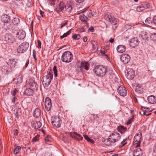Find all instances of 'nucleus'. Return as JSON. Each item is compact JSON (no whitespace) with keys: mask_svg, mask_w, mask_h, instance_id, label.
<instances>
[{"mask_svg":"<svg viewBox=\"0 0 156 156\" xmlns=\"http://www.w3.org/2000/svg\"><path fill=\"white\" fill-rule=\"evenodd\" d=\"M64 9L69 13H71L73 9L72 2L71 1L67 2L65 4L63 2H60L58 5L56 6L55 9L56 11L58 13Z\"/></svg>","mask_w":156,"mask_h":156,"instance_id":"1","label":"nucleus"},{"mask_svg":"<svg viewBox=\"0 0 156 156\" xmlns=\"http://www.w3.org/2000/svg\"><path fill=\"white\" fill-rule=\"evenodd\" d=\"M47 75L44 76L42 79L41 81L43 85L45 87H48L50 84L51 80L53 78L52 70L47 71Z\"/></svg>","mask_w":156,"mask_h":156,"instance_id":"2","label":"nucleus"},{"mask_svg":"<svg viewBox=\"0 0 156 156\" xmlns=\"http://www.w3.org/2000/svg\"><path fill=\"white\" fill-rule=\"evenodd\" d=\"M94 71L97 76L100 77L103 76L107 72L106 68L102 65L96 66L94 69Z\"/></svg>","mask_w":156,"mask_h":156,"instance_id":"3","label":"nucleus"},{"mask_svg":"<svg viewBox=\"0 0 156 156\" xmlns=\"http://www.w3.org/2000/svg\"><path fill=\"white\" fill-rule=\"evenodd\" d=\"M73 55L69 51L65 52L62 56L61 59L62 62L66 63L71 62L73 60Z\"/></svg>","mask_w":156,"mask_h":156,"instance_id":"4","label":"nucleus"},{"mask_svg":"<svg viewBox=\"0 0 156 156\" xmlns=\"http://www.w3.org/2000/svg\"><path fill=\"white\" fill-rule=\"evenodd\" d=\"M105 19L112 24L113 25L112 28L114 30L116 29L117 27L116 23L118 20L117 19L112 17L111 15L110 14H107L105 16Z\"/></svg>","mask_w":156,"mask_h":156,"instance_id":"5","label":"nucleus"},{"mask_svg":"<svg viewBox=\"0 0 156 156\" xmlns=\"http://www.w3.org/2000/svg\"><path fill=\"white\" fill-rule=\"evenodd\" d=\"M29 47V43L24 42L21 44L17 48V51L18 53H23L25 52Z\"/></svg>","mask_w":156,"mask_h":156,"instance_id":"6","label":"nucleus"},{"mask_svg":"<svg viewBox=\"0 0 156 156\" xmlns=\"http://www.w3.org/2000/svg\"><path fill=\"white\" fill-rule=\"evenodd\" d=\"M51 119L52 121V123L53 125L56 127L59 128L61 126V120L60 118L58 116L52 117Z\"/></svg>","mask_w":156,"mask_h":156,"instance_id":"7","label":"nucleus"},{"mask_svg":"<svg viewBox=\"0 0 156 156\" xmlns=\"http://www.w3.org/2000/svg\"><path fill=\"white\" fill-rule=\"evenodd\" d=\"M121 136L119 134L117 133H114L110 134L109 136V139L112 141V142L118 141L120 138Z\"/></svg>","mask_w":156,"mask_h":156,"instance_id":"8","label":"nucleus"},{"mask_svg":"<svg viewBox=\"0 0 156 156\" xmlns=\"http://www.w3.org/2000/svg\"><path fill=\"white\" fill-rule=\"evenodd\" d=\"M126 72V75L129 79L132 80L135 76V71L132 69H127Z\"/></svg>","mask_w":156,"mask_h":156,"instance_id":"9","label":"nucleus"},{"mask_svg":"<svg viewBox=\"0 0 156 156\" xmlns=\"http://www.w3.org/2000/svg\"><path fill=\"white\" fill-rule=\"evenodd\" d=\"M29 81V85L30 89L33 90H37L39 86L35 80L33 79L30 78Z\"/></svg>","mask_w":156,"mask_h":156,"instance_id":"10","label":"nucleus"},{"mask_svg":"<svg viewBox=\"0 0 156 156\" xmlns=\"http://www.w3.org/2000/svg\"><path fill=\"white\" fill-rule=\"evenodd\" d=\"M117 90L119 94L122 96H126L127 94L126 90L123 86H119Z\"/></svg>","mask_w":156,"mask_h":156,"instance_id":"11","label":"nucleus"},{"mask_svg":"<svg viewBox=\"0 0 156 156\" xmlns=\"http://www.w3.org/2000/svg\"><path fill=\"white\" fill-rule=\"evenodd\" d=\"M121 61L124 64L128 63L130 61V57L129 55L126 54H122L120 56Z\"/></svg>","mask_w":156,"mask_h":156,"instance_id":"12","label":"nucleus"},{"mask_svg":"<svg viewBox=\"0 0 156 156\" xmlns=\"http://www.w3.org/2000/svg\"><path fill=\"white\" fill-rule=\"evenodd\" d=\"M44 105L45 110L49 111L51 108L52 104L51 99L48 97H47L45 100Z\"/></svg>","mask_w":156,"mask_h":156,"instance_id":"13","label":"nucleus"},{"mask_svg":"<svg viewBox=\"0 0 156 156\" xmlns=\"http://www.w3.org/2000/svg\"><path fill=\"white\" fill-rule=\"evenodd\" d=\"M141 136L142 134L140 132L138 133L134 136L133 142L136 143V146H140Z\"/></svg>","mask_w":156,"mask_h":156,"instance_id":"14","label":"nucleus"},{"mask_svg":"<svg viewBox=\"0 0 156 156\" xmlns=\"http://www.w3.org/2000/svg\"><path fill=\"white\" fill-rule=\"evenodd\" d=\"M5 38V41L9 43H12L15 40L14 37L11 34H6Z\"/></svg>","mask_w":156,"mask_h":156,"instance_id":"15","label":"nucleus"},{"mask_svg":"<svg viewBox=\"0 0 156 156\" xmlns=\"http://www.w3.org/2000/svg\"><path fill=\"white\" fill-rule=\"evenodd\" d=\"M129 45L130 47L135 48L139 44V41L137 38L134 37L131 39L130 41Z\"/></svg>","mask_w":156,"mask_h":156,"instance_id":"16","label":"nucleus"},{"mask_svg":"<svg viewBox=\"0 0 156 156\" xmlns=\"http://www.w3.org/2000/svg\"><path fill=\"white\" fill-rule=\"evenodd\" d=\"M70 135L71 137L74 138L77 141L82 140L83 139V137L80 134L76 132H71L70 133Z\"/></svg>","mask_w":156,"mask_h":156,"instance_id":"17","label":"nucleus"},{"mask_svg":"<svg viewBox=\"0 0 156 156\" xmlns=\"http://www.w3.org/2000/svg\"><path fill=\"white\" fill-rule=\"evenodd\" d=\"M138 146H136L134 149L133 154L134 156H142L143 154V151L140 148L138 147Z\"/></svg>","mask_w":156,"mask_h":156,"instance_id":"18","label":"nucleus"},{"mask_svg":"<svg viewBox=\"0 0 156 156\" xmlns=\"http://www.w3.org/2000/svg\"><path fill=\"white\" fill-rule=\"evenodd\" d=\"M1 20L4 23H8L10 20V17L8 15L5 14L2 15L1 17Z\"/></svg>","mask_w":156,"mask_h":156,"instance_id":"19","label":"nucleus"},{"mask_svg":"<svg viewBox=\"0 0 156 156\" xmlns=\"http://www.w3.org/2000/svg\"><path fill=\"white\" fill-rule=\"evenodd\" d=\"M26 34L23 30H19L17 35V37L19 39H23L25 37Z\"/></svg>","mask_w":156,"mask_h":156,"instance_id":"20","label":"nucleus"},{"mask_svg":"<svg viewBox=\"0 0 156 156\" xmlns=\"http://www.w3.org/2000/svg\"><path fill=\"white\" fill-rule=\"evenodd\" d=\"M18 92L17 89L16 88H15L14 90L11 91V93L12 95V98L11 102L12 103H15L16 101L17 100V99L15 96V95Z\"/></svg>","mask_w":156,"mask_h":156,"instance_id":"21","label":"nucleus"},{"mask_svg":"<svg viewBox=\"0 0 156 156\" xmlns=\"http://www.w3.org/2000/svg\"><path fill=\"white\" fill-rule=\"evenodd\" d=\"M17 62L16 59L12 58L9 59L7 63L9 66L12 68L15 67Z\"/></svg>","mask_w":156,"mask_h":156,"instance_id":"22","label":"nucleus"},{"mask_svg":"<svg viewBox=\"0 0 156 156\" xmlns=\"http://www.w3.org/2000/svg\"><path fill=\"white\" fill-rule=\"evenodd\" d=\"M34 90L30 89V88H27L25 90L23 94L27 96L33 95L34 94Z\"/></svg>","mask_w":156,"mask_h":156,"instance_id":"23","label":"nucleus"},{"mask_svg":"<svg viewBox=\"0 0 156 156\" xmlns=\"http://www.w3.org/2000/svg\"><path fill=\"white\" fill-rule=\"evenodd\" d=\"M22 77L21 75H19L16 78L13 79L14 83L17 85H19L22 82Z\"/></svg>","mask_w":156,"mask_h":156,"instance_id":"24","label":"nucleus"},{"mask_svg":"<svg viewBox=\"0 0 156 156\" xmlns=\"http://www.w3.org/2000/svg\"><path fill=\"white\" fill-rule=\"evenodd\" d=\"M148 102L151 104H154L156 103V97L153 95H151L148 97Z\"/></svg>","mask_w":156,"mask_h":156,"instance_id":"25","label":"nucleus"},{"mask_svg":"<svg viewBox=\"0 0 156 156\" xmlns=\"http://www.w3.org/2000/svg\"><path fill=\"white\" fill-rule=\"evenodd\" d=\"M149 5L150 4L148 3L147 4V6H144L143 5L138 6L136 9V10L139 12L142 11L145 9L148 8Z\"/></svg>","mask_w":156,"mask_h":156,"instance_id":"26","label":"nucleus"},{"mask_svg":"<svg viewBox=\"0 0 156 156\" xmlns=\"http://www.w3.org/2000/svg\"><path fill=\"white\" fill-rule=\"evenodd\" d=\"M126 48V47L125 46L119 45L117 46L116 49L118 52L122 53L125 51Z\"/></svg>","mask_w":156,"mask_h":156,"instance_id":"27","label":"nucleus"},{"mask_svg":"<svg viewBox=\"0 0 156 156\" xmlns=\"http://www.w3.org/2000/svg\"><path fill=\"white\" fill-rule=\"evenodd\" d=\"M84 63L83 62H79L75 67L76 70L78 72H80L83 70Z\"/></svg>","mask_w":156,"mask_h":156,"instance_id":"28","label":"nucleus"},{"mask_svg":"<svg viewBox=\"0 0 156 156\" xmlns=\"http://www.w3.org/2000/svg\"><path fill=\"white\" fill-rule=\"evenodd\" d=\"M117 129L118 132L122 134L127 130V128L123 126H120L118 127Z\"/></svg>","mask_w":156,"mask_h":156,"instance_id":"29","label":"nucleus"},{"mask_svg":"<svg viewBox=\"0 0 156 156\" xmlns=\"http://www.w3.org/2000/svg\"><path fill=\"white\" fill-rule=\"evenodd\" d=\"M135 90L137 93L142 94L143 92V88L141 85L138 84L136 87Z\"/></svg>","mask_w":156,"mask_h":156,"instance_id":"30","label":"nucleus"},{"mask_svg":"<svg viewBox=\"0 0 156 156\" xmlns=\"http://www.w3.org/2000/svg\"><path fill=\"white\" fill-rule=\"evenodd\" d=\"M146 25L149 27H151L154 24L153 20L151 19V17H148L145 20Z\"/></svg>","mask_w":156,"mask_h":156,"instance_id":"31","label":"nucleus"},{"mask_svg":"<svg viewBox=\"0 0 156 156\" xmlns=\"http://www.w3.org/2000/svg\"><path fill=\"white\" fill-rule=\"evenodd\" d=\"M41 115V110L38 108H36L34 111L33 116L36 118L39 117Z\"/></svg>","mask_w":156,"mask_h":156,"instance_id":"32","label":"nucleus"},{"mask_svg":"<svg viewBox=\"0 0 156 156\" xmlns=\"http://www.w3.org/2000/svg\"><path fill=\"white\" fill-rule=\"evenodd\" d=\"M41 126V123L40 121H36L33 123V127L35 129H37L40 128Z\"/></svg>","mask_w":156,"mask_h":156,"instance_id":"33","label":"nucleus"},{"mask_svg":"<svg viewBox=\"0 0 156 156\" xmlns=\"http://www.w3.org/2000/svg\"><path fill=\"white\" fill-rule=\"evenodd\" d=\"M150 36V35L147 33H144L141 35L142 38L144 40H148Z\"/></svg>","mask_w":156,"mask_h":156,"instance_id":"34","label":"nucleus"},{"mask_svg":"<svg viewBox=\"0 0 156 156\" xmlns=\"http://www.w3.org/2000/svg\"><path fill=\"white\" fill-rule=\"evenodd\" d=\"M87 14L88 17H91L96 15V12L94 11H92L91 10H90L87 12Z\"/></svg>","mask_w":156,"mask_h":156,"instance_id":"35","label":"nucleus"},{"mask_svg":"<svg viewBox=\"0 0 156 156\" xmlns=\"http://www.w3.org/2000/svg\"><path fill=\"white\" fill-rule=\"evenodd\" d=\"M105 144L107 146H109L111 144L112 141L111 139H109V138L108 139H105L104 141Z\"/></svg>","mask_w":156,"mask_h":156,"instance_id":"36","label":"nucleus"},{"mask_svg":"<svg viewBox=\"0 0 156 156\" xmlns=\"http://www.w3.org/2000/svg\"><path fill=\"white\" fill-rule=\"evenodd\" d=\"M80 19L82 21L85 22L87 21V18L85 15L83 14L80 16Z\"/></svg>","mask_w":156,"mask_h":156,"instance_id":"37","label":"nucleus"},{"mask_svg":"<svg viewBox=\"0 0 156 156\" xmlns=\"http://www.w3.org/2000/svg\"><path fill=\"white\" fill-rule=\"evenodd\" d=\"M80 36L79 34H75L73 35L72 37L73 40H77L80 38Z\"/></svg>","mask_w":156,"mask_h":156,"instance_id":"38","label":"nucleus"},{"mask_svg":"<svg viewBox=\"0 0 156 156\" xmlns=\"http://www.w3.org/2000/svg\"><path fill=\"white\" fill-rule=\"evenodd\" d=\"M20 22V20L18 17L15 18L13 20L12 23L14 25L18 24Z\"/></svg>","mask_w":156,"mask_h":156,"instance_id":"39","label":"nucleus"},{"mask_svg":"<svg viewBox=\"0 0 156 156\" xmlns=\"http://www.w3.org/2000/svg\"><path fill=\"white\" fill-rule=\"evenodd\" d=\"M71 33V30H70L68 31L67 32L64 33L62 36L60 37L61 39L67 37L68 35H69Z\"/></svg>","mask_w":156,"mask_h":156,"instance_id":"40","label":"nucleus"},{"mask_svg":"<svg viewBox=\"0 0 156 156\" xmlns=\"http://www.w3.org/2000/svg\"><path fill=\"white\" fill-rule=\"evenodd\" d=\"M150 38L153 41H156V33H154L150 35Z\"/></svg>","mask_w":156,"mask_h":156,"instance_id":"41","label":"nucleus"},{"mask_svg":"<svg viewBox=\"0 0 156 156\" xmlns=\"http://www.w3.org/2000/svg\"><path fill=\"white\" fill-rule=\"evenodd\" d=\"M21 149L20 146H17L14 150V153L15 154H17Z\"/></svg>","mask_w":156,"mask_h":156,"instance_id":"42","label":"nucleus"},{"mask_svg":"<svg viewBox=\"0 0 156 156\" xmlns=\"http://www.w3.org/2000/svg\"><path fill=\"white\" fill-rule=\"evenodd\" d=\"M144 109H143V108H142V109L143 112V115H145L146 116H148L149 115H150L151 114V113L147 114V110H145L144 109H147L148 110H149L148 109V108H144Z\"/></svg>","mask_w":156,"mask_h":156,"instance_id":"43","label":"nucleus"},{"mask_svg":"<svg viewBox=\"0 0 156 156\" xmlns=\"http://www.w3.org/2000/svg\"><path fill=\"white\" fill-rule=\"evenodd\" d=\"M109 77L111 79H112L114 77H115V75L112 70H110L109 72Z\"/></svg>","mask_w":156,"mask_h":156,"instance_id":"44","label":"nucleus"},{"mask_svg":"<svg viewBox=\"0 0 156 156\" xmlns=\"http://www.w3.org/2000/svg\"><path fill=\"white\" fill-rule=\"evenodd\" d=\"M40 135H37L34 137L32 139V141L34 143L35 142L39 140V137Z\"/></svg>","mask_w":156,"mask_h":156,"instance_id":"45","label":"nucleus"},{"mask_svg":"<svg viewBox=\"0 0 156 156\" xmlns=\"http://www.w3.org/2000/svg\"><path fill=\"white\" fill-rule=\"evenodd\" d=\"M53 71L54 73L55 76L56 77L57 76V71L56 69V66H55L53 67Z\"/></svg>","mask_w":156,"mask_h":156,"instance_id":"46","label":"nucleus"},{"mask_svg":"<svg viewBox=\"0 0 156 156\" xmlns=\"http://www.w3.org/2000/svg\"><path fill=\"white\" fill-rule=\"evenodd\" d=\"M48 2L51 5H54L55 4V0H48Z\"/></svg>","mask_w":156,"mask_h":156,"instance_id":"47","label":"nucleus"},{"mask_svg":"<svg viewBox=\"0 0 156 156\" xmlns=\"http://www.w3.org/2000/svg\"><path fill=\"white\" fill-rule=\"evenodd\" d=\"M83 66L84 67V68L86 70H88L89 68V65L86 63L85 64H84Z\"/></svg>","mask_w":156,"mask_h":156,"instance_id":"48","label":"nucleus"},{"mask_svg":"<svg viewBox=\"0 0 156 156\" xmlns=\"http://www.w3.org/2000/svg\"><path fill=\"white\" fill-rule=\"evenodd\" d=\"M126 140H127V139H124L122 140V141L121 143V144H122V145L121 146H119L120 147H121L125 145L126 143H125L124 142L126 141Z\"/></svg>","mask_w":156,"mask_h":156,"instance_id":"49","label":"nucleus"},{"mask_svg":"<svg viewBox=\"0 0 156 156\" xmlns=\"http://www.w3.org/2000/svg\"><path fill=\"white\" fill-rule=\"evenodd\" d=\"M133 118H131L130 119L128 120L127 121V122H126V124L127 125H128L131 124V123L133 122Z\"/></svg>","mask_w":156,"mask_h":156,"instance_id":"50","label":"nucleus"},{"mask_svg":"<svg viewBox=\"0 0 156 156\" xmlns=\"http://www.w3.org/2000/svg\"><path fill=\"white\" fill-rule=\"evenodd\" d=\"M26 4V5L28 7H30V1H29L28 0L24 2Z\"/></svg>","mask_w":156,"mask_h":156,"instance_id":"51","label":"nucleus"},{"mask_svg":"<svg viewBox=\"0 0 156 156\" xmlns=\"http://www.w3.org/2000/svg\"><path fill=\"white\" fill-rule=\"evenodd\" d=\"M67 24V23L66 22H63L62 23L61 25V28H62L64 26H65V25H66Z\"/></svg>","mask_w":156,"mask_h":156,"instance_id":"52","label":"nucleus"},{"mask_svg":"<svg viewBox=\"0 0 156 156\" xmlns=\"http://www.w3.org/2000/svg\"><path fill=\"white\" fill-rule=\"evenodd\" d=\"M88 142H90L91 144H94V141L92 139L89 138V140H88Z\"/></svg>","mask_w":156,"mask_h":156,"instance_id":"53","label":"nucleus"},{"mask_svg":"<svg viewBox=\"0 0 156 156\" xmlns=\"http://www.w3.org/2000/svg\"><path fill=\"white\" fill-rule=\"evenodd\" d=\"M100 52L103 55H104L105 53L104 48H102Z\"/></svg>","mask_w":156,"mask_h":156,"instance_id":"54","label":"nucleus"},{"mask_svg":"<svg viewBox=\"0 0 156 156\" xmlns=\"http://www.w3.org/2000/svg\"><path fill=\"white\" fill-rule=\"evenodd\" d=\"M45 143H48L50 142H51L50 140L48 138H45L44 139Z\"/></svg>","mask_w":156,"mask_h":156,"instance_id":"55","label":"nucleus"},{"mask_svg":"<svg viewBox=\"0 0 156 156\" xmlns=\"http://www.w3.org/2000/svg\"><path fill=\"white\" fill-rule=\"evenodd\" d=\"M34 50L33 51V56L34 58V59L35 61V62H36L37 59V58H36V55L35 54H34Z\"/></svg>","mask_w":156,"mask_h":156,"instance_id":"56","label":"nucleus"},{"mask_svg":"<svg viewBox=\"0 0 156 156\" xmlns=\"http://www.w3.org/2000/svg\"><path fill=\"white\" fill-rule=\"evenodd\" d=\"M40 13L42 17H44V12L42 10H40Z\"/></svg>","mask_w":156,"mask_h":156,"instance_id":"57","label":"nucleus"},{"mask_svg":"<svg viewBox=\"0 0 156 156\" xmlns=\"http://www.w3.org/2000/svg\"><path fill=\"white\" fill-rule=\"evenodd\" d=\"M15 116L17 118H18L19 117V115L18 114V110H16V113L15 114Z\"/></svg>","mask_w":156,"mask_h":156,"instance_id":"58","label":"nucleus"},{"mask_svg":"<svg viewBox=\"0 0 156 156\" xmlns=\"http://www.w3.org/2000/svg\"><path fill=\"white\" fill-rule=\"evenodd\" d=\"M84 138L87 141H88V140H89L90 138L87 136L86 135H84Z\"/></svg>","mask_w":156,"mask_h":156,"instance_id":"59","label":"nucleus"},{"mask_svg":"<svg viewBox=\"0 0 156 156\" xmlns=\"http://www.w3.org/2000/svg\"><path fill=\"white\" fill-rule=\"evenodd\" d=\"M153 20L154 24L156 25V16H154Z\"/></svg>","mask_w":156,"mask_h":156,"instance_id":"60","label":"nucleus"},{"mask_svg":"<svg viewBox=\"0 0 156 156\" xmlns=\"http://www.w3.org/2000/svg\"><path fill=\"white\" fill-rule=\"evenodd\" d=\"M37 42L38 43V47L39 48H41V42L39 40H38Z\"/></svg>","mask_w":156,"mask_h":156,"instance_id":"61","label":"nucleus"},{"mask_svg":"<svg viewBox=\"0 0 156 156\" xmlns=\"http://www.w3.org/2000/svg\"><path fill=\"white\" fill-rule=\"evenodd\" d=\"M89 30H90V31L91 32H93L94 31V28L92 27H90L89 28Z\"/></svg>","mask_w":156,"mask_h":156,"instance_id":"62","label":"nucleus"},{"mask_svg":"<svg viewBox=\"0 0 156 156\" xmlns=\"http://www.w3.org/2000/svg\"><path fill=\"white\" fill-rule=\"evenodd\" d=\"M83 40L84 42H86L87 41V37H83Z\"/></svg>","mask_w":156,"mask_h":156,"instance_id":"63","label":"nucleus"},{"mask_svg":"<svg viewBox=\"0 0 156 156\" xmlns=\"http://www.w3.org/2000/svg\"><path fill=\"white\" fill-rule=\"evenodd\" d=\"M154 152H156V143L155 144L154 147Z\"/></svg>","mask_w":156,"mask_h":156,"instance_id":"64","label":"nucleus"}]
</instances>
